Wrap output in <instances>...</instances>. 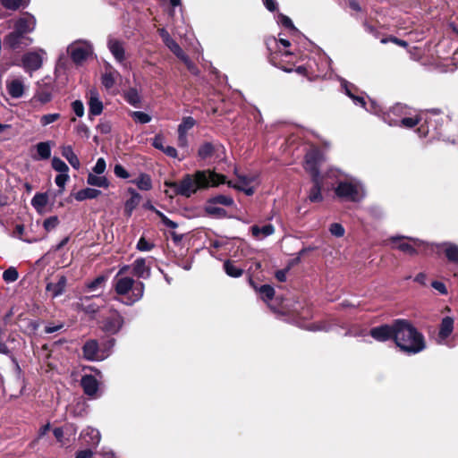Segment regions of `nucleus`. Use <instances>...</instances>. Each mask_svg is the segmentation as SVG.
Instances as JSON below:
<instances>
[{
    "label": "nucleus",
    "mask_w": 458,
    "mask_h": 458,
    "mask_svg": "<svg viewBox=\"0 0 458 458\" xmlns=\"http://www.w3.org/2000/svg\"><path fill=\"white\" fill-rule=\"evenodd\" d=\"M225 183V175L210 170H198L194 174H185L180 182L165 181V186L173 190L174 196L190 198L199 190L216 187Z\"/></svg>",
    "instance_id": "obj_1"
},
{
    "label": "nucleus",
    "mask_w": 458,
    "mask_h": 458,
    "mask_svg": "<svg viewBox=\"0 0 458 458\" xmlns=\"http://www.w3.org/2000/svg\"><path fill=\"white\" fill-rule=\"evenodd\" d=\"M395 334L394 343L403 353L414 355L427 348L423 334L408 319H396Z\"/></svg>",
    "instance_id": "obj_2"
},
{
    "label": "nucleus",
    "mask_w": 458,
    "mask_h": 458,
    "mask_svg": "<svg viewBox=\"0 0 458 458\" xmlns=\"http://www.w3.org/2000/svg\"><path fill=\"white\" fill-rule=\"evenodd\" d=\"M42 64V55L36 51L27 52L21 57L18 53H12L11 56L8 57L7 53H5L4 62H2V72L9 67L16 65L21 66L25 72L31 73L40 69Z\"/></svg>",
    "instance_id": "obj_3"
},
{
    "label": "nucleus",
    "mask_w": 458,
    "mask_h": 458,
    "mask_svg": "<svg viewBox=\"0 0 458 458\" xmlns=\"http://www.w3.org/2000/svg\"><path fill=\"white\" fill-rule=\"evenodd\" d=\"M293 55V53L290 50H276L274 53H270V62L278 68L282 69L283 71L286 72H292L293 71H295L298 74L308 77V69L304 65L297 66L294 69V64L288 62L286 64H283V60L279 59L283 56L285 57H292Z\"/></svg>",
    "instance_id": "obj_4"
},
{
    "label": "nucleus",
    "mask_w": 458,
    "mask_h": 458,
    "mask_svg": "<svg viewBox=\"0 0 458 458\" xmlns=\"http://www.w3.org/2000/svg\"><path fill=\"white\" fill-rule=\"evenodd\" d=\"M325 161L323 152L318 148H310L304 157V170L312 176H323L320 174L319 168L322 163Z\"/></svg>",
    "instance_id": "obj_5"
},
{
    "label": "nucleus",
    "mask_w": 458,
    "mask_h": 458,
    "mask_svg": "<svg viewBox=\"0 0 458 458\" xmlns=\"http://www.w3.org/2000/svg\"><path fill=\"white\" fill-rule=\"evenodd\" d=\"M335 193L338 198L352 202H360L364 197L361 188L350 182H340L335 189Z\"/></svg>",
    "instance_id": "obj_6"
},
{
    "label": "nucleus",
    "mask_w": 458,
    "mask_h": 458,
    "mask_svg": "<svg viewBox=\"0 0 458 458\" xmlns=\"http://www.w3.org/2000/svg\"><path fill=\"white\" fill-rule=\"evenodd\" d=\"M32 41L33 39L30 37L21 34L20 35L13 30L4 37V45L5 50L7 52H10L11 55L13 51L22 49L30 46L32 43Z\"/></svg>",
    "instance_id": "obj_7"
},
{
    "label": "nucleus",
    "mask_w": 458,
    "mask_h": 458,
    "mask_svg": "<svg viewBox=\"0 0 458 458\" xmlns=\"http://www.w3.org/2000/svg\"><path fill=\"white\" fill-rule=\"evenodd\" d=\"M109 313V316L103 319L101 329L108 335H116L123 327L124 318L114 309H110Z\"/></svg>",
    "instance_id": "obj_8"
},
{
    "label": "nucleus",
    "mask_w": 458,
    "mask_h": 458,
    "mask_svg": "<svg viewBox=\"0 0 458 458\" xmlns=\"http://www.w3.org/2000/svg\"><path fill=\"white\" fill-rule=\"evenodd\" d=\"M396 332V319L392 324H383L369 330V335L377 342L394 340Z\"/></svg>",
    "instance_id": "obj_9"
},
{
    "label": "nucleus",
    "mask_w": 458,
    "mask_h": 458,
    "mask_svg": "<svg viewBox=\"0 0 458 458\" xmlns=\"http://www.w3.org/2000/svg\"><path fill=\"white\" fill-rule=\"evenodd\" d=\"M225 152V147L218 140L204 141L198 148V157L200 160H208L214 157H219V153Z\"/></svg>",
    "instance_id": "obj_10"
},
{
    "label": "nucleus",
    "mask_w": 458,
    "mask_h": 458,
    "mask_svg": "<svg viewBox=\"0 0 458 458\" xmlns=\"http://www.w3.org/2000/svg\"><path fill=\"white\" fill-rule=\"evenodd\" d=\"M72 61L76 65L82 64L92 54V48L89 45H75L69 48Z\"/></svg>",
    "instance_id": "obj_11"
},
{
    "label": "nucleus",
    "mask_w": 458,
    "mask_h": 458,
    "mask_svg": "<svg viewBox=\"0 0 458 458\" xmlns=\"http://www.w3.org/2000/svg\"><path fill=\"white\" fill-rule=\"evenodd\" d=\"M35 27L34 17L28 13L26 16L20 17L13 21V31L18 34L28 36L32 32Z\"/></svg>",
    "instance_id": "obj_12"
},
{
    "label": "nucleus",
    "mask_w": 458,
    "mask_h": 458,
    "mask_svg": "<svg viewBox=\"0 0 458 458\" xmlns=\"http://www.w3.org/2000/svg\"><path fill=\"white\" fill-rule=\"evenodd\" d=\"M310 180L312 187L309 191L308 199L312 203L322 202L324 198L321 191L324 184V176H312Z\"/></svg>",
    "instance_id": "obj_13"
},
{
    "label": "nucleus",
    "mask_w": 458,
    "mask_h": 458,
    "mask_svg": "<svg viewBox=\"0 0 458 458\" xmlns=\"http://www.w3.org/2000/svg\"><path fill=\"white\" fill-rule=\"evenodd\" d=\"M134 286V279L131 277H117L114 279V290L118 295H126Z\"/></svg>",
    "instance_id": "obj_14"
},
{
    "label": "nucleus",
    "mask_w": 458,
    "mask_h": 458,
    "mask_svg": "<svg viewBox=\"0 0 458 458\" xmlns=\"http://www.w3.org/2000/svg\"><path fill=\"white\" fill-rule=\"evenodd\" d=\"M107 47L114 59L122 64L125 61V49L123 47V42L115 38H110L107 42Z\"/></svg>",
    "instance_id": "obj_15"
},
{
    "label": "nucleus",
    "mask_w": 458,
    "mask_h": 458,
    "mask_svg": "<svg viewBox=\"0 0 458 458\" xmlns=\"http://www.w3.org/2000/svg\"><path fill=\"white\" fill-rule=\"evenodd\" d=\"M449 263L458 266V245L453 242H443L438 246Z\"/></svg>",
    "instance_id": "obj_16"
},
{
    "label": "nucleus",
    "mask_w": 458,
    "mask_h": 458,
    "mask_svg": "<svg viewBox=\"0 0 458 458\" xmlns=\"http://www.w3.org/2000/svg\"><path fill=\"white\" fill-rule=\"evenodd\" d=\"M81 386L85 394L93 396L98 391V381L93 375H84L81 380Z\"/></svg>",
    "instance_id": "obj_17"
},
{
    "label": "nucleus",
    "mask_w": 458,
    "mask_h": 458,
    "mask_svg": "<svg viewBox=\"0 0 458 458\" xmlns=\"http://www.w3.org/2000/svg\"><path fill=\"white\" fill-rule=\"evenodd\" d=\"M94 296H83L76 303L78 310H81L89 315H95L99 310V306L92 301Z\"/></svg>",
    "instance_id": "obj_18"
},
{
    "label": "nucleus",
    "mask_w": 458,
    "mask_h": 458,
    "mask_svg": "<svg viewBox=\"0 0 458 458\" xmlns=\"http://www.w3.org/2000/svg\"><path fill=\"white\" fill-rule=\"evenodd\" d=\"M99 346L97 340H89L82 346L83 358L87 360H98Z\"/></svg>",
    "instance_id": "obj_19"
},
{
    "label": "nucleus",
    "mask_w": 458,
    "mask_h": 458,
    "mask_svg": "<svg viewBox=\"0 0 458 458\" xmlns=\"http://www.w3.org/2000/svg\"><path fill=\"white\" fill-rule=\"evenodd\" d=\"M131 273L138 278H148L150 276V267L146 265L143 258H139L132 263Z\"/></svg>",
    "instance_id": "obj_20"
},
{
    "label": "nucleus",
    "mask_w": 458,
    "mask_h": 458,
    "mask_svg": "<svg viewBox=\"0 0 458 458\" xmlns=\"http://www.w3.org/2000/svg\"><path fill=\"white\" fill-rule=\"evenodd\" d=\"M128 192L131 194V198L124 203V215L130 217L140 204L141 196L133 188H129Z\"/></svg>",
    "instance_id": "obj_21"
},
{
    "label": "nucleus",
    "mask_w": 458,
    "mask_h": 458,
    "mask_svg": "<svg viewBox=\"0 0 458 458\" xmlns=\"http://www.w3.org/2000/svg\"><path fill=\"white\" fill-rule=\"evenodd\" d=\"M67 278L65 276H59L56 283H48L46 286L47 292L52 293V297L55 298L65 292Z\"/></svg>",
    "instance_id": "obj_22"
},
{
    "label": "nucleus",
    "mask_w": 458,
    "mask_h": 458,
    "mask_svg": "<svg viewBox=\"0 0 458 458\" xmlns=\"http://www.w3.org/2000/svg\"><path fill=\"white\" fill-rule=\"evenodd\" d=\"M6 89L12 98H19L24 93V84L20 79H14L11 81H6Z\"/></svg>",
    "instance_id": "obj_23"
},
{
    "label": "nucleus",
    "mask_w": 458,
    "mask_h": 458,
    "mask_svg": "<svg viewBox=\"0 0 458 458\" xmlns=\"http://www.w3.org/2000/svg\"><path fill=\"white\" fill-rule=\"evenodd\" d=\"M144 289H145V284L142 282H140V281L136 282L134 280V286L131 290V295L129 296L127 298V300L125 301H123V302L125 305H129L130 306V305H132L135 302L139 301L143 297Z\"/></svg>",
    "instance_id": "obj_24"
},
{
    "label": "nucleus",
    "mask_w": 458,
    "mask_h": 458,
    "mask_svg": "<svg viewBox=\"0 0 458 458\" xmlns=\"http://www.w3.org/2000/svg\"><path fill=\"white\" fill-rule=\"evenodd\" d=\"M103 103L99 100L98 93L92 92L89 100V117L97 116L103 112Z\"/></svg>",
    "instance_id": "obj_25"
},
{
    "label": "nucleus",
    "mask_w": 458,
    "mask_h": 458,
    "mask_svg": "<svg viewBox=\"0 0 458 458\" xmlns=\"http://www.w3.org/2000/svg\"><path fill=\"white\" fill-rule=\"evenodd\" d=\"M250 285L259 292L260 298L264 301H270L273 300L275 296V289L270 284H262L259 287L254 283V281L250 278Z\"/></svg>",
    "instance_id": "obj_26"
},
{
    "label": "nucleus",
    "mask_w": 458,
    "mask_h": 458,
    "mask_svg": "<svg viewBox=\"0 0 458 458\" xmlns=\"http://www.w3.org/2000/svg\"><path fill=\"white\" fill-rule=\"evenodd\" d=\"M251 234L256 239L267 237L275 233V227L272 224H267L263 226L254 225L250 227Z\"/></svg>",
    "instance_id": "obj_27"
},
{
    "label": "nucleus",
    "mask_w": 458,
    "mask_h": 458,
    "mask_svg": "<svg viewBox=\"0 0 458 458\" xmlns=\"http://www.w3.org/2000/svg\"><path fill=\"white\" fill-rule=\"evenodd\" d=\"M422 121V118L420 115H415L414 117H402L399 121H388V123L390 125H398L401 127H404L407 129H412L415 126L419 125L420 123Z\"/></svg>",
    "instance_id": "obj_28"
},
{
    "label": "nucleus",
    "mask_w": 458,
    "mask_h": 458,
    "mask_svg": "<svg viewBox=\"0 0 458 458\" xmlns=\"http://www.w3.org/2000/svg\"><path fill=\"white\" fill-rule=\"evenodd\" d=\"M454 330V319L451 317H445L442 318L440 326L438 337L442 340L446 339Z\"/></svg>",
    "instance_id": "obj_29"
},
{
    "label": "nucleus",
    "mask_w": 458,
    "mask_h": 458,
    "mask_svg": "<svg viewBox=\"0 0 458 458\" xmlns=\"http://www.w3.org/2000/svg\"><path fill=\"white\" fill-rule=\"evenodd\" d=\"M13 234L21 241L29 243L36 242L45 238V235L30 236L29 233L25 232V227L23 225H17L15 226Z\"/></svg>",
    "instance_id": "obj_30"
},
{
    "label": "nucleus",
    "mask_w": 458,
    "mask_h": 458,
    "mask_svg": "<svg viewBox=\"0 0 458 458\" xmlns=\"http://www.w3.org/2000/svg\"><path fill=\"white\" fill-rule=\"evenodd\" d=\"M344 88L345 94L351 98L356 105H360L362 107L366 106V101L363 97L355 95V92L358 91V89L352 83L348 81H344L342 84Z\"/></svg>",
    "instance_id": "obj_31"
},
{
    "label": "nucleus",
    "mask_w": 458,
    "mask_h": 458,
    "mask_svg": "<svg viewBox=\"0 0 458 458\" xmlns=\"http://www.w3.org/2000/svg\"><path fill=\"white\" fill-rule=\"evenodd\" d=\"M62 156L69 162V164L74 168L79 169L81 166V162L77 157V155L74 153L72 147L64 146L62 148Z\"/></svg>",
    "instance_id": "obj_32"
},
{
    "label": "nucleus",
    "mask_w": 458,
    "mask_h": 458,
    "mask_svg": "<svg viewBox=\"0 0 458 458\" xmlns=\"http://www.w3.org/2000/svg\"><path fill=\"white\" fill-rule=\"evenodd\" d=\"M403 238V236L392 237L391 242L394 243H397L395 248L398 249L399 250L407 253L411 256L417 255L418 250L413 245L410 244L409 242H401Z\"/></svg>",
    "instance_id": "obj_33"
},
{
    "label": "nucleus",
    "mask_w": 458,
    "mask_h": 458,
    "mask_svg": "<svg viewBox=\"0 0 458 458\" xmlns=\"http://www.w3.org/2000/svg\"><path fill=\"white\" fill-rule=\"evenodd\" d=\"M101 194V191L93 188H85L79 191L74 198L78 201H83L85 199H92L98 198Z\"/></svg>",
    "instance_id": "obj_34"
},
{
    "label": "nucleus",
    "mask_w": 458,
    "mask_h": 458,
    "mask_svg": "<svg viewBox=\"0 0 458 458\" xmlns=\"http://www.w3.org/2000/svg\"><path fill=\"white\" fill-rule=\"evenodd\" d=\"M225 273L231 277H240L243 274V269L235 265V261L227 259L224 263Z\"/></svg>",
    "instance_id": "obj_35"
},
{
    "label": "nucleus",
    "mask_w": 458,
    "mask_h": 458,
    "mask_svg": "<svg viewBox=\"0 0 458 458\" xmlns=\"http://www.w3.org/2000/svg\"><path fill=\"white\" fill-rule=\"evenodd\" d=\"M124 100L134 107H139L141 102V98L135 88H130L124 93Z\"/></svg>",
    "instance_id": "obj_36"
},
{
    "label": "nucleus",
    "mask_w": 458,
    "mask_h": 458,
    "mask_svg": "<svg viewBox=\"0 0 458 458\" xmlns=\"http://www.w3.org/2000/svg\"><path fill=\"white\" fill-rule=\"evenodd\" d=\"M207 204H213V205H223L225 207H232L234 204V200L232 197L226 196V195H216L213 196L207 200Z\"/></svg>",
    "instance_id": "obj_37"
},
{
    "label": "nucleus",
    "mask_w": 458,
    "mask_h": 458,
    "mask_svg": "<svg viewBox=\"0 0 458 458\" xmlns=\"http://www.w3.org/2000/svg\"><path fill=\"white\" fill-rule=\"evenodd\" d=\"M205 213L209 216H215L217 218H225L227 216V211L219 207H216L213 204H207L204 207Z\"/></svg>",
    "instance_id": "obj_38"
},
{
    "label": "nucleus",
    "mask_w": 458,
    "mask_h": 458,
    "mask_svg": "<svg viewBox=\"0 0 458 458\" xmlns=\"http://www.w3.org/2000/svg\"><path fill=\"white\" fill-rule=\"evenodd\" d=\"M131 182L136 184L137 187L141 191H149L152 189L151 178L147 174H140L139 178L131 181Z\"/></svg>",
    "instance_id": "obj_39"
},
{
    "label": "nucleus",
    "mask_w": 458,
    "mask_h": 458,
    "mask_svg": "<svg viewBox=\"0 0 458 458\" xmlns=\"http://www.w3.org/2000/svg\"><path fill=\"white\" fill-rule=\"evenodd\" d=\"M87 183L91 186L108 188L109 181L106 176H98L89 173L87 177Z\"/></svg>",
    "instance_id": "obj_40"
},
{
    "label": "nucleus",
    "mask_w": 458,
    "mask_h": 458,
    "mask_svg": "<svg viewBox=\"0 0 458 458\" xmlns=\"http://www.w3.org/2000/svg\"><path fill=\"white\" fill-rule=\"evenodd\" d=\"M29 4L30 0H2V6L13 11L26 8Z\"/></svg>",
    "instance_id": "obj_41"
},
{
    "label": "nucleus",
    "mask_w": 458,
    "mask_h": 458,
    "mask_svg": "<svg viewBox=\"0 0 458 458\" xmlns=\"http://www.w3.org/2000/svg\"><path fill=\"white\" fill-rule=\"evenodd\" d=\"M48 197L47 193H36L31 199V205L36 210H40L47 204Z\"/></svg>",
    "instance_id": "obj_42"
},
{
    "label": "nucleus",
    "mask_w": 458,
    "mask_h": 458,
    "mask_svg": "<svg viewBox=\"0 0 458 458\" xmlns=\"http://www.w3.org/2000/svg\"><path fill=\"white\" fill-rule=\"evenodd\" d=\"M19 278V272L15 267H9L2 274V279L7 283H13Z\"/></svg>",
    "instance_id": "obj_43"
},
{
    "label": "nucleus",
    "mask_w": 458,
    "mask_h": 458,
    "mask_svg": "<svg viewBox=\"0 0 458 458\" xmlns=\"http://www.w3.org/2000/svg\"><path fill=\"white\" fill-rule=\"evenodd\" d=\"M37 152L40 159H48L51 156V147L48 141L37 144Z\"/></svg>",
    "instance_id": "obj_44"
},
{
    "label": "nucleus",
    "mask_w": 458,
    "mask_h": 458,
    "mask_svg": "<svg viewBox=\"0 0 458 458\" xmlns=\"http://www.w3.org/2000/svg\"><path fill=\"white\" fill-rule=\"evenodd\" d=\"M391 114L396 116L404 117L405 115L410 114V109L406 105L397 103L390 108L387 116H390Z\"/></svg>",
    "instance_id": "obj_45"
},
{
    "label": "nucleus",
    "mask_w": 458,
    "mask_h": 458,
    "mask_svg": "<svg viewBox=\"0 0 458 458\" xmlns=\"http://www.w3.org/2000/svg\"><path fill=\"white\" fill-rule=\"evenodd\" d=\"M179 59L183 62L188 71L195 76H198L200 72L199 67L190 59V57L183 53Z\"/></svg>",
    "instance_id": "obj_46"
},
{
    "label": "nucleus",
    "mask_w": 458,
    "mask_h": 458,
    "mask_svg": "<svg viewBox=\"0 0 458 458\" xmlns=\"http://www.w3.org/2000/svg\"><path fill=\"white\" fill-rule=\"evenodd\" d=\"M107 281V276L100 275L97 276L94 280L86 284V288L89 291H95L100 287H102L106 282Z\"/></svg>",
    "instance_id": "obj_47"
},
{
    "label": "nucleus",
    "mask_w": 458,
    "mask_h": 458,
    "mask_svg": "<svg viewBox=\"0 0 458 458\" xmlns=\"http://www.w3.org/2000/svg\"><path fill=\"white\" fill-rule=\"evenodd\" d=\"M195 124L196 121L193 117L185 116L182 118V123L178 125L177 131L187 133V131L192 129L195 126Z\"/></svg>",
    "instance_id": "obj_48"
},
{
    "label": "nucleus",
    "mask_w": 458,
    "mask_h": 458,
    "mask_svg": "<svg viewBox=\"0 0 458 458\" xmlns=\"http://www.w3.org/2000/svg\"><path fill=\"white\" fill-rule=\"evenodd\" d=\"M150 209L155 211L157 216L160 218L162 224L168 228L175 229L178 227V224L171 219H169L164 213L155 208V207L151 206Z\"/></svg>",
    "instance_id": "obj_49"
},
{
    "label": "nucleus",
    "mask_w": 458,
    "mask_h": 458,
    "mask_svg": "<svg viewBox=\"0 0 458 458\" xmlns=\"http://www.w3.org/2000/svg\"><path fill=\"white\" fill-rule=\"evenodd\" d=\"M59 225V218L57 216H52L47 217L43 222V227L46 231V233H48L55 229ZM43 235H47V233H44Z\"/></svg>",
    "instance_id": "obj_50"
},
{
    "label": "nucleus",
    "mask_w": 458,
    "mask_h": 458,
    "mask_svg": "<svg viewBox=\"0 0 458 458\" xmlns=\"http://www.w3.org/2000/svg\"><path fill=\"white\" fill-rule=\"evenodd\" d=\"M101 82L106 89H112L115 84L114 72L110 71L103 73L101 76Z\"/></svg>",
    "instance_id": "obj_51"
},
{
    "label": "nucleus",
    "mask_w": 458,
    "mask_h": 458,
    "mask_svg": "<svg viewBox=\"0 0 458 458\" xmlns=\"http://www.w3.org/2000/svg\"><path fill=\"white\" fill-rule=\"evenodd\" d=\"M51 165H52L53 169L59 172L60 174L69 172V167L65 164V162L57 157H53Z\"/></svg>",
    "instance_id": "obj_52"
},
{
    "label": "nucleus",
    "mask_w": 458,
    "mask_h": 458,
    "mask_svg": "<svg viewBox=\"0 0 458 458\" xmlns=\"http://www.w3.org/2000/svg\"><path fill=\"white\" fill-rule=\"evenodd\" d=\"M36 98L41 104H47L52 100V92L47 88L40 89L37 92Z\"/></svg>",
    "instance_id": "obj_53"
},
{
    "label": "nucleus",
    "mask_w": 458,
    "mask_h": 458,
    "mask_svg": "<svg viewBox=\"0 0 458 458\" xmlns=\"http://www.w3.org/2000/svg\"><path fill=\"white\" fill-rule=\"evenodd\" d=\"M131 118L136 122L140 123H148L151 121V116L144 112L141 111H134L131 114Z\"/></svg>",
    "instance_id": "obj_54"
},
{
    "label": "nucleus",
    "mask_w": 458,
    "mask_h": 458,
    "mask_svg": "<svg viewBox=\"0 0 458 458\" xmlns=\"http://www.w3.org/2000/svg\"><path fill=\"white\" fill-rule=\"evenodd\" d=\"M165 46L177 57L179 58L184 51L180 45L174 39L171 38Z\"/></svg>",
    "instance_id": "obj_55"
},
{
    "label": "nucleus",
    "mask_w": 458,
    "mask_h": 458,
    "mask_svg": "<svg viewBox=\"0 0 458 458\" xmlns=\"http://www.w3.org/2000/svg\"><path fill=\"white\" fill-rule=\"evenodd\" d=\"M380 42L382 44H387L388 42H391V43H394V44H395V45H397L399 47H404V48H406L409 46L407 41H405L403 39H401V38H396L394 36H392V35H390V36H388L386 38H381Z\"/></svg>",
    "instance_id": "obj_56"
},
{
    "label": "nucleus",
    "mask_w": 458,
    "mask_h": 458,
    "mask_svg": "<svg viewBox=\"0 0 458 458\" xmlns=\"http://www.w3.org/2000/svg\"><path fill=\"white\" fill-rule=\"evenodd\" d=\"M278 19H279V22L281 23L282 26H284V28H286L288 30L297 31V28L294 26L293 21L288 16H286L283 13H280L278 15Z\"/></svg>",
    "instance_id": "obj_57"
},
{
    "label": "nucleus",
    "mask_w": 458,
    "mask_h": 458,
    "mask_svg": "<svg viewBox=\"0 0 458 458\" xmlns=\"http://www.w3.org/2000/svg\"><path fill=\"white\" fill-rule=\"evenodd\" d=\"M155 247V244L149 242L145 237H140L137 242V249L140 251H149Z\"/></svg>",
    "instance_id": "obj_58"
},
{
    "label": "nucleus",
    "mask_w": 458,
    "mask_h": 458,
    "mask_svg": "<svg viewBox=\"0 0 458 458\" xmlns=\"http://www.w3.org/2000/svg\"><path fill=\"white\" fill-rule=\"evenodd\" d=\"M329 232L335 237H343L344 235L345 230L341 224L333 223L330 225Z\"/></svg>",
    "instance_id": "obj_59"
},
{
    "label": "nucleus",
    "mask_w": 458,
    "mask_h": 458,
    "mask_svg": "<svg viewBox=\"0 0 458 458\" xmlns=\"http://www.w3.org/2000/svg\"><path fill=\"white\" fill-rule=\"evenodd\" d=\"M59 118H60V114H58V113L44 114L40 118V123H41V125L46 126L52 123H55Z\"/></svg>",
    "instance_id": "obj_60"
},
{
    "label": "nucleus",
    "mask_w": 458,
    "mask_h": 458,
    "mask_svg": "<svg viewBox=\"0 0 458 458\" xmlns=\"http://www.w3.org/2000/svg\"><path fill=\"white\" fill-rule=\"evenodd\" d=\"M274 44L275 46H277L278 44H281L284 47H289L291 46V42L288 39L280 38L278 41L276 38H270L266 40V45L267 47V49L271 51V45Z\"/></svg>",
    "instance_id": "obj_61"
},
{
    "label": "nucleus",
    "mask_w": 458,
    "mask_h": 458,
    "mask_svg": "<svg viewBox=\"0 0 458 458\" xmlns=\"http://www.w3.org/2000/svg\"><path fill=\"white\" fill-rule=\"evenodd\" d=\"M75 131L76 133L81 136V137H84L85 139H89V135H90V131H89V127L83 123H80L76 127H75Z\"/></svg>",
    "instance_id": "obj_62"
},
{
    "label": "nucleus",
    "mask_w": 458,
    "mask_h": 458,
    "mask_svg": "<svg viewBox=\"0 0 458 458\" xmlns=\"http://www.w3.org/2000/svg\"><path fill=\"white\" fill-rule=\"evenodd\" d=\"M114 173L115 176L122 179H127L130 177L129 172L121 164H116L114 165Z\"/></svg>",
    "instance_id": "obj_63"
},
{
    "label": "nucleus",
    "mask_w": 458,
    "mask_h": 458,
    "mask_svg": "<svg viewBox=\"0 0 458 458\" xmlns=\"http://www.w3.org/2000/svg\"><path fill=\"white\" fill-rule=\"evenodd\" d=\"M72 108L78 117L84 114V106L81 100H75L72 103Z\"/></svg>",
    "instance_id": "obj_64"
}]
</instances>
